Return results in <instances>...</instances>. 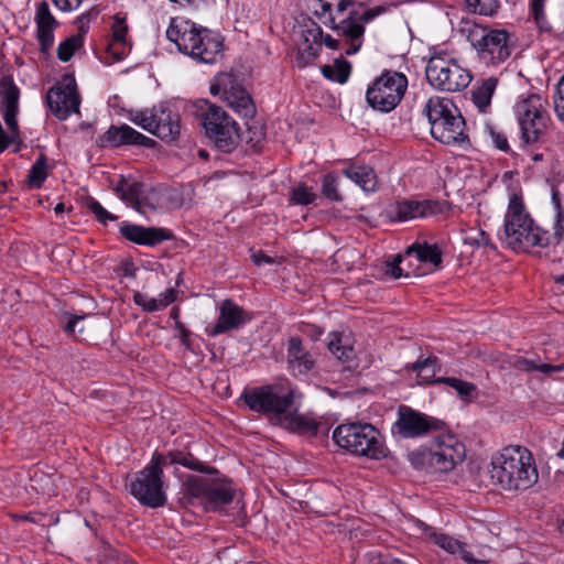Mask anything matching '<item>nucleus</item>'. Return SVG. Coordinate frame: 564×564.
I'll return each instance as SVG.
<instances>
[{"label":"nucleus","instance_id":"ea45409f","mask_svg":"<svg viewBox=\"0 0 564 564\" xmlns=\"http://www.w3.org/2000/svg\"><path fill=\"white\" fill-rule=\"evenodd\" d=\"M468 12L492 18L500 9V0H465Z\"/></svg>","mask_w":564,"mask_h":564},{"label":"nucleus","instance_id":"4468645a","mask_svg":"<svg viewBox=\"0 0 564 564\" xmlns=\"http://www.w3.org/2000/svg\"><path fill=\"white\" fill-rule=\"evenodd\" d=\"M129 119L161 140L175 141L181 133L180 115L164 105L130 112Z\"/></svg>","mask_w":564,"mask_h":564},{"label":"nucleus","instance_id":"338daca9","mask_svg":"<svg viewBox=\"0 0 564 564\" xmlns=\"http://www.w3.org/2000/svg\"><path fill=\"white\" fill-rule=\"evenodd\" d=\"M170 317L172 319L175 321V323H177V321H180V307L178 306H173L171 308V312H170Z\"/></svg>","mask_w":564,"mask_h":564},{"label":"nucleus","instance_id":"774afa93","mask_svg":"<svg viewBox=\"0 0 564 564\" xmlns=\"http://www.w3.org/2000/svg\"><path fill=\"white\" fill-rule=\"evenodd\" d=\"M383 564H405L402 560H399V558H391V557H386L383 561H382Z\"/></svg>","mask_w":564,"mask_h":564},{"label":"nucleus","instance_id":"69168bd1","mask_svg":"<svg viewBox=\"0 0 564 564\" xmlns=\"http://www.w3.org/2000/svg\"><path fill=\"white\" fill-rule=\"evenodd\" d=\"M457 555H459L467 563H476V560L474 558L473 554L469 551H467L465 543L463 544L462 552H458Z\"/></svg>","mask_w":564,"mask_h":564},{"label":"nucleus","instance_id":"37998d69","mask_svg":"<svg viewBox=\"0 0 564 564\" xmlns=\"http://www.w3.org/2000/svg\"><path fill=\"white\" fill-rule=\"evenodd\" d=\"M464 241L467 245L475 246L478 248H486L491 251H496L497 247L492 243L489 235L481 228L474 227L465 231Z\"/></svg>","mask_w":564,"mask_h":564},{"label":"nucleus","instance_id":"2eb2a0df","mask_svg":"<svg viewBox=\"0 0 564 564\" xmlns=\"http://www.w3.org/2000/svg\"><path fill=\"white\" fill-rule=\"evenodd\" d=\"M50 111L58 119L66 120L73 113L79 112L80 96L73 75L66 74L62 80L46 93Z\"/></svg>","mask_w":564,"mask_h":564},{"label":"nucleus","instance_id":"c756f323","mask_svg":"<svg viewBox=\"0 0 564 564\" xmlns=\"http://www.w3.org/2000/svg\"><path fill=\"white\" fill-rule=\"evenodd\" d=\"M458 112V108L451 99L441 96L430 97L423 107V113L427 118L431 128L437 124L438 121Z\"/></svg>","mask_w":564,"mask_h":564},{"label":"nucleus","instance_id":"bb28decb","mask_svg":"<svg viewBox=\"0 0 564 564\" xmlns=\"http://www.w3.org/2000/svg\"><path fill=\"white\" fill-rule=\"evenodd\" d=\"M34 21L40 50L42 53H47L54 44V30L57 28L58 22L52 14L50 6L45 0L37 3Z\"/></svg>","mask_w":564,"mask_h":564},{"label":"nucleus","instance_id":"49530a36","mask_svg":"<svg viewBox=\"0 0 564 564\" xmlns=\"http://www.w3.org/2000/svg\"><path fill=\"white\" fill-rule=\"evenodd\" d=\"M435 382L449 386L464 399L471 398L473 393L476 391V386L474 383L454 377H438Z\"/></svg>","mask_w":564,"mask_h":564},{"label":"nucleus","instance_id":"7c9ffc66","mask_svg":"<svg viewBox=\"0 0 564 564\" xmlns=\"http://www.w3.org/2000/svg\"><path fill=\"white\" fill-rule=\"evenodd\" d=\"M176 300V290L169 288L160 293L158 297L149 296L145 293L135 292L133 294V302L145 312H156L169 306Z\"/></svg>","mask_w":564,"mask_h":564},{"label":"nucleus","instance_id":"f704fd0d","mask_svg":"<svg viewBox=\"0 0 564 564\" xmlns=\"http://www.w3.org/2000/svg\"><path fill=\"white\" fill-rule=\"evenodd\" d=\"M282 422L286 423L292 431L311 436L317 435L321 425L314 417L295 414L294 408L290 416L283 417Z\"/></svg>","mask_w":564,"mask_h":564},{"label":"nucleus","instance_id":"412c9836","mask_svg":"<svg viewBox=\"0 0 564 564\" xmlns=\"http://www.w3.org/2000/svg\"><path fill=\"white\" fill-rule=\"evenodd\" d=\"M96 143L100 148H120L124 145H138L152 149L155 147V140L137 131L127 123L120 126H110L108 130L102 133Z\"/></svg>","mask_w":564,"mask_h":564},{"label":"nucleus","instance_id":"5fc2aeb1","mask_svg":"<svg viewBox=\"0 0 564 564\" xmlns=\"http://www.w3.org/2000/svg\"><path fill=\"white\" fill-rule=\"evenodd\" d=\"M531 15L541 32L552 33V26L546 19L544 7L530 8Z\"/></svg>","mask_w":564,"mask_h":564},{"label":"nucleus","instance_id":"6e6552de","mask_svg":"<svg viewBox=\"0 0 564 564\" xmlns=\"http://www.w3.org/2000/svg\"><path fill=\"white\" fill-rule=\"evenodd\" d=\"M197 117L206 137L225 153H231L240 142V127L221 107L204 100Z\"/></svg>","mask_w":564,"mask_h":564},{"label":"nucleus","instance_id":"c9c22d12","mask_svg":"<svg viewBox=\"0 0 564 564\" xmlns=\"http://www.w3.org/2000/svg\"><path fill=\"white\" fill-rule=\"evenodd\" d=\"M437 358L430 356L425 359L406 365L405 369L416 373L419 384L436 383L435 377Z\"/></svg>","mask_w":564,"mask_h":564},{"label":"nucleus","instance_id":"1a4fd4ad","mask_svg":"<svg viewBox=\"0 0 564 564\" xmlns=\"http://www.w3.org/2000/svg\"><path fill=\"white\" fill-rule=\"evenodd\" d=\"M547 106V99L538 93L528 91L517 98L513 113L524 143L534 144L541 140L551 122Z\"/></svg>","mask_w":564,"mask_h":564},{"label":"nucleus","instance_id":"603ef678","mask_svg":"<svg viewBox=\"0 0 564 564\" xmlns=\"http://www.w3.org/2000/svg\"><path fill=\"white\" fill-rule=\"evenodd\" d=\"M435 542L437 545H440L442 549L447 551L451 554H458V552H462L463 550V542L448 536L446 534H437L435 535Z\"/></svg>","mask_w":564,"mask_h":564},{"label":"nucleus","instance_id":"393cba45","mask_svg":"<svg viewBox=\"0 0 564 564\" xmlns=\"http://www.w3.org/2000/svg\"><path fill=\"white\" fill-rule=\"evenodd\" d=\"M119 231L127 240L148 247H154L174 238V235L165 228L143 227L128 223H123Z\"/></svg>","mask_w":564,"mask_h":564},{"label":"nucleus","instance_id":"8fccbe9b","mask_svg":"<svg viewBox=\"0 0 564 564\" xmlns=\"http://www.w3.org/2000/svg\"><path fill=\"white\" fill-rule=\"evenodd\" d=\"M173 451H170L169 453H160L155 451L152 454L151 460L148 464L151 469L155 470L159 475L163 477V468L170 465H176V463L172 462Z\"/></svg>","mask_w":564,"mask_h":564},{"label":"nucleus","instance_id":"e433bc0d","mask_svg":"<svg viewBox=\"0 0 564 564\" xmlns=\"http://www.w3.org/2000/svg\"><path fill=\"white\" fill-rule=\"evenodd\" d=\"M328 349L336 358L344 362L351 361L355 358L352 345L348 338L343 337L340 334H332Z\"/></svg>","mask_w":564,"mask_h":564},{"label":"nucleus","instance_id":"bf43d9fd","mask_svg":"<svg viewBox=\"0 0 564 564\" xmlns=\"http://www.w3.org/2000/svg\"><path fill=\"white\" fill-rule=\"evenodd\" d=\"M252 261L256 265L260 267L264 263L267 264H273L275 263L274 259L268 254H264L263 252L261 251H258V252H252Z\"/></svg>","mask_w":564,"mask_h":564},{"label":"nucleus","instance_id":"0eeeda50","mask_svg":"<svg viewBox=\"0 0 564 564\" xmlns=\"http://www.w3.org/2000/svg\"><path fill=\"white\" fill-rule=\"evenodd\" d=\"M333 441L339 447L371 459L387 456V447L380 432L368 423L338 425L333 432Z\"/></svg>","mask_w":564,"mask_h":564},{"label":"nucleus","instance_id":"f8f14e48","mask_svg":"<svg viewBox=\"0 0 564 564\" xmlns=\"http://www.w3.org/2000/svg\"><path fill=\"white\" fill-rule=\"evenodd\" d=\"M250 410L269 415L282 423L293 412V392L281 384L253 388L242 394Z\"/></svg>","mask_w":564,"mask_h":564},{"label":"nucleus","instance_id":"9b49d317","mask_svg":"<svg viewBox=\"0 0 564 564\" xmlns=\"http://www.w3.org/2000/svg\"><path fill=\"white\" fill-rule=\"evenodd\" d=\"M235 489L228 479L209 480L189 476L184 484V495L192 505H200L206 511H220L234 499Z\"/></svg>","mask_w":564,"mask_h":564},{"label":"nucleus","instance_id":"e2e57ef3","mask_svg":"<svg viewBox=\"0 0 564 564\" xmlns=\"http://www.w3.org/2000/svg\"><path fill=\"white\" fill-rule=\"evenodd\" d=\"M389 275H391L393 279H399L402 276V269L400 268V259L388 263L387 271Z\"/></svg>","mask_w":564,"mask_h":564},{"label":"nucleus","instance_id":"0e129e2a","mask_svg":"<svg viewBox=\"0 0 564 564\" xmlns=\"http://www.w3.org/2000/svg\"><path fill=\"white\" fill-rule=\"evenodd\" d=\"M19 135L11 133L10 135H2L0 138V153L9 148V145L14 142Z\"/></svg>","mask_w":564,"mask_h":564},{"label":"nucleus","instance_id":"4be33fe9","mask_svg":"<svg viewBox=\"0 0 564 564\" xmlns=\"http://www.w3.org/2000/svg\"><path fill=\"white\" fill-rule=\"evenodd\" d=\"M20 89L11 76L0 79V112L10 133L20 135L17 116L19 113Z\"/></svg>","mask_w":564,"mask_h":564},{"label":"nucleus","instance_id":"cd10ccee","mask_svg":"<svg viewBox=\"0 0 564 564\" xmlns=\"http://www.w3.org/2000/svg\"><path fill=\"white\" fill-rule=\"evenodd\" d=\"M128 33L129 26L126 15L122 13L115 14L107 50L117 61L123 59L131 51L132 45Z\"/></svg>","mask_w":564,"mask_h":564},{"label":"nucleus","instance_id":"a18cd8bd","mask_svg":"<svg viewBox=\"0 0 564 564\" xmlns=\"http://www.w3.org/2000/svg\"><path fill=\"white\" fill-rule=\"evenodd\" d=\"M552 204L556 210V220L554 224L553 239L556 243L561 241L564 234V209L561 203V195L557 188L553 187L551 192Z\"/></svg>","mask_w":564,"mask_h":564},{"label":"nucleus","instance_id":"aec40b11","mask_svg":"<svg viewBox=\"0 0 564 564\" xmlns=\"http://www.w3.org/2000/svg\"><path fill=\"white\" fill-rule=\"evenodd\" d=\"M116 193L129 206L138 213L147 216L156 210L160 205V196L152 187H145L139 182L122 180L116 187Z\"/></svg>","mask_w":564,"mask_h":564},{"label":"nucleus","instance_id":"c85d7f7f","mask_svg":"<svg viewBox=\"0 0 564 564\" xmlns=\"http://www.w3.org/2000/svg\"><path fill=\"white\" fill-rule=\"evenodd\" d=\"M288 362L294 375H304L314 367L312 356L303 348L299 337H292L288 341Z\"/></svg>","mask_w":564,"mask_h":564},{"label":"nucleus","instance_id":"b1692460","mask_svg":"<svg viewBox=\"0 0 564 564\" xmlns=\"http://www.w3.org/2000/svg\"><path fill=\"white\" fill-rule=\"evenodd\" d=\"M250 317L245 310L234 303L231 300H225L219 307V316L216 324L207 329V334L212 337L239 329Z\"/></svg>","mask_w":564,"mask_h":564},{"label":"nucleus","instance_id":"680f3d73","mask_svg":"<svg viewBox=\"0 0 564 564\" xmlns=\"http://www.w3.org/2000/svg\"><path fill=\"white\" fill-rule=\"evenodd\" d=\"M85 317H86V315H76V314L69 315L68 322H67L66 326L64 327V330L68 335H73L75 333V327H76L77 323L79 321H83Z\"/></svg>","mask_w":564,"mask_h":564},{"label":"nucleus","instance_id":"c03bdc74","mask_svg":"<svg viewBox=\"0 0 564 564\" xmlns=\"http://www.w3.org/2000/svg\"><path fill=\"white\" fill-rule=\"evenodd\" d=\"M84 44L83 36L79 34L72 35L61 42L57 46V58L61 62H68L77 50H79Z\"/></svg>","mask_w":564,"mask_h":564},{"label":"nucleus","instance_id":"473e14b6","mask_svg":"<svg viewBox=\"0 0 564 564\" xmlns=\"http://www.w3.org/2000/svg\"><path fill=\"white\" fill-rule=\"evenodd\" d=\"M408 256H414L417 261L438 267L442 263V251L436 245L415 242L406 249Z\"/></svg>","mask_w":564,"mask_h":564},{"label":"nucleus","instance_id":"58836bf2","mask_svg":"<svg viewBox=\"0 0 564 564\" xmlns=\"http://www.w3.org/2000/svg\"><path fill=\"white\" fill-rule=\"evenodd\" d=\"M47 158L41 154L32 164L28 175V186L30 188H41L48 176Z\"/></svg>","mask_w":564,"mask_h":564},{"label":"nucleus","instance_id":"4c0bfd02","mask_svg":"<svg viewBox=\"0 0 564 564\" xmlns=\"http://www.w3.org/2000/svg\"><path fill=\"white\" fill-rule=\"evenodd\" d=\"M350 72V63L343 58H337L334 64L322 67V74L325 78L339 84H345L348 80Z\"/></svg>","mask_w":564,"mask_h":564},{"label":"nucleus","instance_id":"09e8293b","mask_svg":"<svg viewBox=\"0 0 564 564\" xmlns=\"http://www.w3.org/2000/svg\"><path fill=\"white\" fill-rule=\"evenodd\" d=\"M86 206L88 210L96 217V219L102 225H106L108 221L117 219V217L113 214L105 209L101 206V204L95 198H88L86 202Z\"/></svg>","mask_w":564,"mask_h":564},{"label":"nucleus","instance_id":"423d86ee","mask_svg":"<svg viewBox=\"0 0 564 564\" xmlns=\"http://www.w3.org/2000/svg\"><path fill=\"white\" fill-rule=\"evenodd\" d=\"M425 76L434 89L448 93L464 90L473 79L471 72L463 67L453 53L445 50L432 52Z\"/></svg>","mask_w":564,"mask_h":564},{"label":"nucleus","instance_id":"79ce46f5","mask_svg":"<svg viewBox=\"0 0 564 564\" xmlns=\"http://www.w3.org/2000/svg\"><path fill=\"white\" fill-rule=\"evenodd\" d=\"M172 462L176 463V465H182L185 468L191 470H196L206 474L216 473V469L213 467L205 466L202 462L196 459L192 454L185 453L182 451H173Z\"/></svg>","mask_w":564,"mask_h":564},{"label":"nucleus","instance_id":"72a5a7b5","mask_svg":"<svg viewBox=\"0 0 564 564\" xmlns=\"http://www.w3.org/2000/svg\"><path fill=\"white\" fill-rule=\"evenodd\" d=\"M498 80L495 77H489L476 86L471 91V99L480 112H486L490 107L491 98L496 90Z\"/></svg>","mask_w":564,"mask_h":564},{"label":"nucleus","instance_id":"9d476101","mask_svg":"<svg viewBox=\"0 0 564 564\" xmlns=\"http://www.w3.org/2000/svg\"><path fill=\"white\" fill-rule=\"evenodd\" d=\"M467 41L477 57L486 65H499L512 53L510 33L505 29H489L478 24L468 25Z\"/></svg>","mask_w":564,"mask_h":564},{"label":"nucleus","instance_id":"6e6d98bb","mask_svg":"<svg viewBox=\"0 0 564 564\" xmlns=\"http://www.w3.org/2000/svg\"><path fill=\"white\" fill-rule=\"evenodd\" d=\"M514 367L521 371L532 372L536 371L538 361L524 357H519L514 362Z\"/></svg>","mask_w":564,"mask_h":564},{"label":"nucleus","instance_id":"f257e3e1","mask_svg":"<svg viewBox=\"0 0 564 564\" xmlns=\"http://www.w3.org/2000/svg\"><path fill=\"white\" fill-rule=\"evenodd\" d=\"M335 10L327 0H314L313 13L324 25L348 42L347 55L356 54L362 44L366 23L381 14L384 9H368L369 0H336Z\"/></svg>","mask_w":564,"mask_h":564},{"label":"nucleus","instance_id":"052dcab7","mask_svg":"<svg viewBox=\"0 0 564 564\" xmlns=\"http://www.w3.org/2000/svg\"><path fill=\"white\" fill-rule=\"evenodd\" d=\"M175 328L178 332V337L181 338L182 344L184 346L188 347L189 346L188 337L191 334L189 330L185 327V325L181 321H177V323H175Z\"/></svg>","mask_w":564,"mask_h":564},{"label":"nucleus","instance_id":"a211bd4d","mask_svg":"<svg viewBox=\"0 0 564 564\" xmlns=\"http://www.w3.org/2000/svg\"><path fill=\"white\" fill-rule=\"evenodd\" d=\"M209 90L213 96H220L239 115L243 117L253 116L256 109L252 99L242 85L236 82L234 76L229 74L216 76Z\"/></svg>","mask_w":564,"mask_h":564},{"label":"nucleus","instance_id":"ddd939ff","mask_svg":"<svg viewBox=\"0 0 564 564\" xmlns=\"http://www.w3.org/2000/svg\"><path fill=\"white\" fill-rule=\"evenodd\" d=\"M408 88V77L400 72L384 70L366 90L367 104L377 111L388 113L401 102Z\"/></svg>","mask_w":564,"mask_h":564},{"label":"nucleus","instance_id":"a878e982","mask_svg":"<svg viewBox=\"0 0 564 564\" xmlns=\"http://www.w3.org/2000/svg\"><path fill=\"white\" fill-rule=\"evenodd\" d=\"M303 37L304 44L299 48V56L306 63L318 56L323 44L330 50L339 48V41L329 34H324L321 26L315 23L303 31Z\"/></svg>","mask_w":564,"mask_h":564},{"label":"nucleus","instance_id":"3c124183","mask_svg":"<svg viewBox=\"0 0 564 564\" xmlns=\"http://www.w3.org/2000/svg\"><path fill=\"white\" fill-rule=\"evenodd\" d=\"M554 112L564 124V75L560 78L553 96Z\"/></svg>","mask_w":564,"mask_h":564},{"label":"nucleus","instance_id":"2f4dec72","mask_svg":"<svg viewBox=\"0 0 564 564\" xmlns=\"http://www.w3.org/2000/svg\"><path fill=\"white\" fill-rule=\"evenodd\" d=\"M343 174L360 186L365 192H373L377 186V177L375 171L366 165H350L343 170Z\"/></svg>","mask_w":564,"mask_h":564},{"label":"nucleus","instance_id":"de8ad7c7","mask_svg":"<svg viewBox=\"0 0 564 564\" xmlns=\"http://www.w3.org/2000/svg\"><path fill=\"white\" fill-rule=\"evenodd\" d=\"M317 198V194L314 189L305 184H300L291 191V202L295 205H310L314 204Z\"/></svg>","mask_w":564,"mask_h":564},{"label":"nucleus","instance_id":"f3484780","mask_svg":"<svg viewBox=\"0 0 564 564\" xmlns=\"http://www.w3.org/2000/svg\"><path fill=\"white\" fill-rule=\"evenodd\" d=\"M131 495L143 506L159 508L165 505L163 477L148 465L130 482Z\"/></svg>","mask_w":564,"mask_h":564},{"label":"nucleus","instance_id":"4d7b16f0","mask_svg":"<svg viewBox=\"0 0 564 564\" xmlns=\"http://www.w3.org/2000/svg\"><path fill=\"white\" fill-rule=\"evenodd\" d=\"M61 11H73L79 8L83 0H52Z\"/></svg>","mask_w":564,"mask_h":564},{"label":"nucleus","instance_id":"13d9d810","mask_svg":"<svg viewBox=\"0 0 564 564\" xmlns=\"http://www.w3.org/2000/svg\"><path fill=\"white\" fill-rule=\"evenodd\" d=\"M536 371H540L542 373H552V372H563L564 371V361L558 365H550V364H539Z\"/></svg>","mask_w":564,"mask_h":564},{"label":"nucleus","instance_id":"5701e85b","mask_svg":"<svg viewBox=\"0 0 564 564\" xmlns=\"http://www.w3.org/2000/svg\"><path fill=\"white\" fill-rule=\"evenodd\" d=\"M431 135L447 145H464L468 143L466 122L460 112L454 113L431 128Z\"/></svg>","mask_w":564,"mask_h":564},{"label":"nucleus","instance_id":"f03ea898","mask_svg":"<svg viewBox=\"0 0 564 564\" xmlns=\"http://www.w3.org/2000/svg\"><path fill=\"white\" fill-rule=\"evenodd\" d=\"M166 37L181 53L198 63L216 64L223 57V36L191 20L173 18L166 30Z\"/></svg>","mask_w":564,"mask_h":564},{"label":"nucleus","instance_id":"dca6fc26","mask_svg":"<svg viewBox=\"0 0 564 564\" xmlns=\"http://www.w3.org/2000/svg\"><path fill=\"white\" fill-rule=\"evenodd\" d=\"M443 430V422L417 412L408 405H401L398 410V419L391 427L393 435L400 438H416L431 431Z\"/></svg>","mask_w":564,"mask_h":564},{"label":"nucleus","instance_id":"7ed1b4c3","mask_svg":"<svg viewBox=\"0 0 564 564\" xmlns=\"http://www.w3.org/2000/svg\"><path fill=\"white\" fill-rule=\"evenodd\" d=\"M490 479L509 491L527 490L539 478L532 453L522 446H508L492 456Z\"/></svg>","mask_w":564,"mask_h":564},{"label":"nucleus","instance_id":"6ab92c4d","mask_svg":"<svg viewBox=\"0 0 564 564\" xmlns=\"http://www.w3.org/2000/svg\"><path fill=\"white\" fill-rule=\"evenodd\" d=\"M443 212V203L436 199L398 198L384 208L386 217L392 223H404L417 218H427Z\"/></svg>","mask_w":564,"mask_h":564},{"label":"nucleus","instance_id":"a19ab883","mask_svg":"<svg viewBox=\"0 0 564 564\" xmlns=\"http://www.w3.org/2000/svg\"><path fill=\"white\" fill-rule=\"evenodd\" d=\"M340 177L335 172L325 174L322 178V194L325 198L340 203L343 202V195L339 192Z\"/></svg>","mask_w":564,"mask_h":564},{"label":"nucleus","instance_id":"20e7f679","mask_svg":"<svg viewBox=\"0 0 564 564\" xmlns=\"http://www.w3.org/2000/svg\"><path fill=\"white\" fill-rule=\"evenodd\" d=\"M501 240L516 252H525L534 247L545 248L556 243L553 235L539 227L525 210L520 196H510L503 220Z\"/></svg>","mask_w":564,"mask_h":564},{"label":"nucleus","instance_id":"864d4df0","mask_svg":"<svg viewBox=\"0 0 564 564\" xmlns=\"http://www.w3.org/2000/svg\"><path fill=\"white\" fill-rule=\"evenodd\" d=\"M486 131L490 135L492 143L498 150L503 151L506 153L510 151L507 135L502 131H498L496 130L495 127L489 124L486 126Z\"/></svg>","mask_w":564,"mask_h":564},{"label":"nucleus","instance_id":"39448f33","mask_svg":"<svg viewBox=\"0 0 564 564\" xmlns=\"http://www.w3.org/2000/svg\"><path fill=\"white\" fill-rule=\"evenodd\" d=\"M466 455L465 445L452 432L440 431L429 442L408 454L409 462L416 470L425 473H449Z\"/></svg>","mask_w":564,"mask_h":564}]
</instances>
